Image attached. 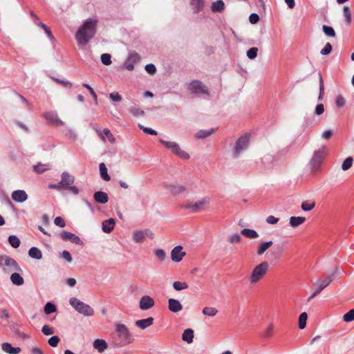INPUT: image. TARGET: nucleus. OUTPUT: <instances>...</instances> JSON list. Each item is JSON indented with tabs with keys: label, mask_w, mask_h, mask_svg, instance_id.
<instances>
[{
	"label": "nucleus",
	"mask_w": 354,
	"mask_h": 354,
	"mask_svg": "<svg viewBox=\"0 0 354 354\" xmlns=\"http://www.w3.org/2000/svg\"><path fill=\"white\" fill-rule=\"evenodd\" d=\"M110 339V344L115 348L126 346L134 341V337L127 326L120 323L115 324L114 331L111 334Z\"/></svg>",
	"instance_id": "nucleus-1"
},
{
	"label": "nucleus",
	"mask_w": 354,
	"mask_h": 354,
	"mask_svg": "<svg viewBox=\"0 0 354 354\" xmlns=\"http://www.w3.org/2000/svg\"><path fill=\"white\" fill-rule=\"evenodd\" d=\"M97 22L96 18H88L84 21L75 34V39L79 45H86L95 36Z\"/></svg>",
	"instance_id": "nucleus-2"
},
{
	"label": "nucleus",
	"mask_w": 354,
	"mask_h": 354,
	"mask_svg": "<svg viewBox=\"0 0 354 354\" xmlns=\"http://www.w3.org/2000/svg\"><path fill=\"white\" fill-rule=\"evenodd\" d=\"M269 269V264L267 261H263L257 265L250 275L249 276L248 281L250 284H256L259 283L266 276Z\"/></svg>",
	"instance_id": "nucleus-3"
},
{
	"label": "nucleus",
	"mask_w": 354,
	"mask_h": 354,
	"mask_svg": "<svg viewBox=\"0 0 354 354\" xmlns=\"http://www.w3.org/2000/svg\"><path fill=\"white\" fill-rule=\"evenodd\" d=\"M159 142L180 159L186 160L190 158L189 154L181 149L180 145L177 142L166 141L163 139H159Z\"/></svg>",
	"instance_id": "nucleus-4"
},
{
	"label": "nucleus",
	"mask_w": 354,
	"mask_h": 354,
	"mask_svg": "<svg viewBox=\"0 0 354 354\" xmlns=\"http://www.w3.org/2000/svg\"><path fill=\"white\" fill-rule=\"evenodd\" d=\"M69 304L76 311L84 316L90 317L94 315V310L93 308L81 301L76 297H71L69 300Z\"/></svg>",
	"instance_id": "nucleus-5"
},
{
	"label": "nucleus",
	"mask_w": 354,
	"mask_h": 354,
	"mask_svg": "<svg viewBox=\"0 0 354 354\" xmlns=\"http://www.w3.org/2000/svg\"><path fill=\"white\" fill-rule=\"evenodd\" d=\"M326 153V148L322 147L316 151L310 161V167L312 172L315 173L319 171Z\"/></svg>",
	"instance_id": "nucleus-6"
},
{
	"label": "nucleus",
	"mask_w": 354,
	"mask_h": 354,
	"mask_svg": "<svg viewBox=\"0 0 354 354\" xmlns=\"http://www.w3.org/2000/svg\"><path fill=\"white\" fill-rule=\"evenodd\" d=\"M0 266L6 271H21V268L17 262L14 259L7 255L0 256Z\"/></svg>",
	"instance_id": "nucleus-7"
},
{
	"label": "nucleus",
	"mask_w": 354,
	"mask_h": 354,
	"mask_svg": "<svg viewBox=\"0 0 354 354\" xmlns=\"http://www.w3.org/2000/svg\"><path fill=\"white\" fill-rule=\"evenodd\" d=\"M334 279L333 275L328 276L323 280H317L314 284V292L308 298V301H310L312 299L318 295L325 288H326Z\"/></svg>",
	"instance_id": "nucleus-8"
},
{
	"label": "nucleus",
	"mask_w": 354,
	"mask_h": 354,
	"mask_svg": "<svg viewBox=\"0 0 354 354\" xmlns=\"http://www.w3.org/2000/svg\"><path fill=\"white\" fill-rule=\"evenodd\" d=\"M210 201V198L205 196L196 202L186 203L183 205V207L186 209H190L192 212H198L203 209L205 206L208 205Z\"/></svg>",
	"instance_id": "nucleus-9"
},
{
	"label": "nucleus",
	"mask_w": 354,
	"mask_h": 354,
	"mask_svg": "<svg viewBox=\"0 0 354 354\" xmlns=\"http://www.w3.org/2000/svg\"><path fill=\"white\" fill-rule=\"evenodd\" d=\"M249 144V136L244 135L241 136L236 142L235 147L233 149L234 158H238L240 153L245 150Z\"/></svg>",
	"instance_id": "nucleus-10"
},
{
	"label": "nucleus",
	"mask_w": 354,
	"mask_h": 354,
	"mask_svg": "<svg viewBox=\"0 0 354 354\" xmlns=\"http://www.w3.org/2000/svg\"><path fill=\"white\" fill-rule=\"evenodd\" d=\"M187 89L194 94L209 95L207 87L199 80L192 81L187 86Z\"/></svg>",
	"instance_id": "nucleus-11"
},
{
	"label": "nucleus",
	"mask_w": 354,
	"mask_h": 354,
	"mask_svg": "<svg viewBox=\"0 0 354 354\" xmlns=\"http://www.w3.org/2000/svg\"><path fill=\"white\" fill-rule=\"evenodd\" d=\"M140 60V56L137 53H131L123 64V67L129 71L134 69V64Z\"/></svg>",
	"instance_id": "nucleus-12"
},
{
	"label": "nucleus",
	"mask_w": 354,
	"mask_h": 354,
	"mask_svg": "<svg viewBox=\"0 0 354 354\" xmlns=\"http://www.w3.org/2000/svg\"><path fill=\"white\" fill-rule=\"evenodd\" d=\"M60 236H61L62 239L64 241H70L71 243H75L76 245H83V242L80 239V238L73 233L66 232V231H63L61 233Z\"/></svg>",
	"instance_id": "nucleus-13"
},
{
	"label": "nucleus",
	"mask_w": 354,
	"mask_h": 354,
	"mask_svg": "<svg viewBox=\"0 0 354 354\" xmlns=\"http://www.w3.org/2000/svg\"><path fill=\"white\" fill-rule=\"evenodd\" d=\"M183 249L181 245H177L171 250V258L173 261L176 263L180 262L185 256L186 253L183 251Z\"/></svg>",
	"instance_id": "nucleus-14"
},
{
	"label": "nucleus",
	"mask_w": 354,
	"mask_h": 354,
	"mask_svg": "<svg viewBox=\"0 0 354 354\" xmlns=\"http://www.w3.org/2000/svg\"><path fill=\"white\" fill-rule=\"evenodd\" d=\"M154 300L149 296L145 295L140 298L139 306L143 310H149L154 306Z\"/></svg>",
	"instance_id": "nucleus-15"
},
{
	"label": "nucleus",
	"mask_w": 354,
	"mask_h": 354,
	"mask_svg": "<svg viewBox=\"0 0 354 354\" xmlns=\"http://www.w3.org/2000/svg\"><path fill=\"white\" fill-rule=\"evenodd\" d=\"M44 117L48 121H49L50 122H51L53 124H54L55 126L64 125V122L59 118L58 115L55 112H53V111L46 112L44 114Z\"/></svg>",
	"instance_id": "nucleus-16"
},
{
	"label": "nucleus",
	"mask_w": 354,
	"mask_h": 354,
	"mask_svg": "<svg viewBox=\"0 0 354 354\" xmlns=\"http://www.w3.org/2000/svg\"><path fill=\"white\" fill-rule=\"evenodd\" d=\"M96 132L97 133V134L99 135V136L101 138V139L103 141H106V138L110 142H111V143L115 142V139L109 129L106 128V129H104L102 131L97 129Z\"/></svg>",
	"instance_id": "nucleus-17"
},
{
	"label": "nucleus",
	"mask_w": 354,
	"mask_h": 354,
	"mask_svg": "<svg viewBox=\"0 0 354 354\" xmlns=\"http://www.w3.org/2000/svg\"><path fill=\"white\" fill-rule=\"evenodd\" d=\"M168 308L172 313H178L183 310V305L176 299H169Z\"/></svg>",
	"instance_id": "nucleus-18"
},
{
	"label": "nucleus",
	"mask_w": 354,
	"mask_h": 354,
	"mask_svg": "<svg viewBox=\"0 0 354 354\" xmlns=\"http://www.w3.org/2000/svg\"><path fill=\"white\" fill-rule=\"evenodd\" d=\"M61 177L62 179L59 182V185H62V186H70L75 182V177L67 171H64Z\"/></svg>",
	"instance_id": "nucleus-19"
},
{
	"label": "nucleus",
	"mask_w": 354,
	"mask_h": 354,
	"mask_svg": "<svg viewBox=\"0 0 354 354\" xmlns=\"http://www.w3.org/2000/svg\"><path fill=\"white\" fill-rule=\"evenodd\" d=\"M12 198L18 203H23L28 198V195L24 190H16L12 193Z\"/></svg>",
	"instance_id": "nucleus-20"
},
{
	"label": "nucleus",
	"mask_w": 354,
	"mask_h": 354,
	"mask_svg": "<svg viewBox=\"0 0 354 354\" xmlns=\"http://www.w3.org/2000/svg\"><path fill=\"white\" fill-rule=\"evenodd\" d=\"M93 198L95 201L100 204H105L109 201L108 194L102 191H97L94 193Z\"/></svg>",
	"instance_id": "nucleus-21"
},
{
	"label": "nucleus",
	"mask_w": 354,
	"mask_h": 354,
	"mask_svg": "<svg viewBox=\"0 0 354 354\" xmlns=\"http://www.w3.org/2000/svg\"><path fill=\"white\" fill-rule=\"evenodd\" d=\"M115 225V221L114 218H109L105 220L102 223V229L105 233H110L113 231Z\"/></svg>",
	"instance_id": "nucleus-22"
},
{
	"label": "nucleus",
	"mask_w": 354,
	"mask_h": 354,
	"mask_svg": "<svg viewBox=\"0 0 354 354\" xmlns=\"http://www.w3.org/2000/svg\"><path fill=\"white\" fill-rule=\"evenodd\" d=\"M93 348L99 353H102L107 348L108 344L106 342L102 339H97L93 342Z\"/></svg>",
	"instance_id": "nucleus-23"
},
{
	"label": "nucleus",
	"mask_w": 354,
	"mask_h": 354,
	"mask_svg": "<svg viewBox=\"0 0 354 354\" xmlns=\"http://www.w3.org/2000/svg\"><path fill=\"white\" fill-rule=\"evenodd\" d=\"M189 3L194 14H197L203 10L204 0H189Z\"/></svg>",
	"instance_id": "nucleus-24"
},
{
	"label": "nucleus",
	"mask_w": 354,
	"mask_h": 354,
	"mask_svg": "<svg viewBox=\"0 0 354 354\" xmlns=\"http://www.w3.org/2000/svg\"><path fill=\"white\" fill-rule=\"evenodd\" d=\"M2 350L9 354H19L21 352L19 347H13L10 343L4 342L1 344Z\"/></svg>",
	"instance_id": "nucleus-25"
},
{
	"label": "nucleus",
	"mask_w": 354,
	"mask_h": 354,
	"mask_svg": "<svg viewBox=\"0 0 354 354\" xmlns=\"http://www.w3.org/2000/svg\"><path fill=\"white\" fill-rule=\"evenodd\" d=\"M273 244L272 241L261 243L257 248V254L259 256H262L267 250H268Z\"/></svg>",
	"instance_id": "nucleus-26"
},
{
	"label": "nucleus",
	"mask_w": 354,
	"mask_h": 354,
	"mask_svg": "<svg viewBox=\"0 0 354 354\" xmlns=\"http://www.w3.org/2000/svg\"><path fill=\"white\" fill-rule=\"evenodd\" d=\"M153 323V318L150 317L147 319H140L136 322V326L141 329H145L151 326Z\"/></svg>",
	"instance_id": "nucleus-27"
},
{
	"label": "nucleus",
	"mask_w": 354,
	"mask_h": 354,
	"mask_svg": "<svg viewBox=\"0 0 354 354\" xmlns=\"http://www.w3.org/2000/svg\"><path fill=\"white\" fill-rule=\"evenodd\" d=\"M166 187L173 194H178L186 190V188L183 185H167Z\"/></svg>",
	"instance_id": "nucleus-28"
},
{
	"label": "nucleus",
	"mask_w": 354,
	"mask_h": 354,
	"mask_svg": "<svg viewBox=\"0 0 354 354\" xmlns=\"http://www.w3.org/2000/svg\"><path fill=\"white\" fill-rule=\"evenodd\" d=\"M225 9V3L223 0H217L212 3L211 10L213 12H221Z\"/></svg>",
	"instance_id": "nucleus-29"
},
{
	"label": "nucleus",
	"mask_w": 354,
	"mask_h": 354,
	"mask_svg": "<svg viewBox=\"0 0 354 354\" xmlns=\"http://www.w3.org/2000/svg\"><path fill=\"white\" fill-rule=\"evenodd\" d=\"M194 330L191 328L185 329L182 335V339L188 344L193 342Z\"/></svg>",
	"instance_id": "nucleus-30"
},
{
	"label": "nucleus",
	"mask_w": 354,
	"mask_h": 354,
	"mask_svg": "<svg viewBox=\"0 0 354 354\" xmlns=\"http://www.w3.org/2000/svg\"><path fill=\"white\" fill-rule=\"evenodd\" d=\"M306 221L305 217L302 216H291L290 218V225L292 227H297L303 224Z\"/></svg>",
	"instance_id": "nucleus-31"
},
{
	"label": "nucleus",
	"mask_w": 354,
	"mask_h": 354,
	"mask_svg": "<svg viewBox=\"0 0 354 354\" xmlns=\"http://www.w3.org/2000/svg\"><path fill=\"white\" fill-rule=\"evenodd\" d=\"M214 131H215V129L214 128H212L209 129L199 130L196 133V137L198 139H204V138H207L209 136H211Z\"/></svg>",
	"instance_id": "nucleus-32"
},
{
	"label": "nucleus",
	"mask_w": 354,
	"mask_h": 354,
	"mask_svg": "<svg viewBox=\"0 0 354 354\" xmlns=\"http://www.w3.org/2000/svg\"><path fill=\"white\" fill-rule=\"evenodd\" d=\"M28 255L35 259H41L42 258V253L41 250L36 248V247H32L28 250Z\"/></svg>",
	"instance_id": "nucleus-33"
},
{
	"label": "nucleus",
	"mask_w": 354,
	"mask_h": 354,
	"mask_svg": "<svg viewBox=\"0 0 354 354\" xmlns=\"http://www.w3.org/2000/svg\"><path fill=\"white\" fill-rule=\"evenodd\" d=\"M99 169L101 178L105 181H109L111 180V177L108 174L107 168L104 162H101L100 164Z\"/></svg>",
	"instance_id": "nucleus-34"
},
{
	"label": "nucleus",
	"mask_w": 354,
	"mask_h": 354,
	"mask_svg": "<svg viewBox=\"0 0 354 354\" xmlns=\"http://www.w3.org/2000/svg\"><path fill=\"white\" fill-rule=\"evenodd\" d=\"M10 280L16 286H21L24 283V278L17 272H14L11 274Z\"/></svg>",
	"instance_id": "nucleus-35"
},
{
	"label": "nucleus",
	"mask_w": 354,
	"mask_h": 354,
	"mask_svg": "<svg viewBox=\"0 0 354 354\" xmlns=\"http://www.w3.org/2000/svg\"><path fill=\"white\" fill-rule=\"evenodd\" d=\"M241 233L242 235L249 239H257V237H259L258 233L254 230L252 229H243L241 231Z\"/></svg>",
	"instance_id": "nucleus-36"
},
{
	"label": "nucleus",
	"mask_w": 354,
	"mask_h": 354,
	"mask_svg": "<svg viewBox=\"0 0 354 354\" xmlns=\"http://www.w3.org/2000/svg\"><path fill=\"white\" fill-rule=\"evenodd\" d=\"M145 239V234L142 230H138L133 234V240L137 243H142Z\"/></svg>",
	"instance_id": "nucleus-37"
},
{
	"label": "nucleus",
	"mask_w": 354,
	"mask_h": 354,
	"mask_svg": "<svg viewBox=\"0 0 354 354\" xmlns=\"http://www.w3.org/2000/svg\"><path fill=\"white\" fill-rule=\"evenodd\" d=\"M202 313L207 317H214L218 313V310L214 307H205L202 310Z\"/></svg>",
	"instance_id": "nucleus-38"
},
{
	"label": "nucleus",
	"mask_w": 354,
	"mask_h": 354,
	"mask_svg": "<svg viewBox=\"0 0 354 354\" xmlns=\"http://www.w3.org/2000/svg\"><path fill=\"white\" fill-rule=\"evenodd\" d=\"M188 287H189V286H188L187 283L185 282V281H176L173 283V288H174V290H176L177 291L186 290L188 288Z\"/></svg>",
	"instance_id": "nucleus-39"
},
{
	"label": "nucleus",
	"mask_w": 354,
	"mask_h": 354,
	"mask_svg": "<svg viewBox=\"0 0 354 354\" xmlns=\"http://www.w3.org/2000/svg\"><path fill=\"white\" fill-rule=\"evenodd\" d=\"M8 241L10 245L14 248H19L21 243L19 239L15 235L9 236Z\"/></svg>",
	"instance_id": "nucleus-40"
},
{
	"label": "nucleus",
	"mask_w": 354,
	"mask_h": 354,
	"mask_svg": "<svg viewBox=\"0 0 354 354\" xmlns=\"http://www.w3.org/2000/svg\"><path fill=\"white\" fill-rule=\"evenodd\" d=\"M315 206V203L310 201H303L301 205V209L305 212L312 210Z\"/></svg>",
	"instance_id": "nucleus-41"
},
{
	"label": "nucleus",
	"mask_w": 354,
	"mask_h": 354,
	"mask_svg": "<svg viewBox=\"0 0 354 354\" xmlns=\"http://www.w3.org/2000/svg\"><path fill=\"white\" fill-rule=\"evenodd\" d=\"M50 169V166L48 164L39 163L38 165L34 166V170L39 174H41L46 171L49 170Z\"/></svg>",
	"instance_id": "nucleus-42"
},
{
	"label": "nucleus",
	"mask_w": 354,
	"mask_h": 354,
	"mask_svg": "<svg viewBox=\"0 0 354 354\" xmlns=\"http://www.w3.org/2000/svg\"><path fill=\"white\" fill-rule=\"evenodd\" d=\"M353 163V158L352 157L346 158L342 164V169L343 171H347L349 169Z\"/></svg>",
	"instance_id": "nucleus-43"
},
{
	"label": "nucleus",
	"mask_w": 354,
	"mask_h": 354,
	"mask_svg": "<svg viewBox=\"0 0 354 354\" xmlns=\"http://www.w3.org/2000/svg\"><path fill=\"white\" fill-rule=\"evenodd\" d=\"M57 311L55 305L51 302H48L44 306V313L46 315H50Z\"/></svg>",
	"instance_id": "nucleus-44"
},
{
	"label": "nucleus",
	"mask_w": 354,
	"mask_h": 354,
	"mask_svg": "<svg viewBox=\"0 0 354 354\" xmlns=\"http://www.w3.org/2000/svg\"><path fill=\"white\" fill-rule=\"evenodd\" d=\"M308 318L307 313L304 312L302 313L299 317V327L301 329H304L306 325V320Z\"/></svg>",
	"instance_id": "nucleus-45"
},
{
	"label": "nucleus",
	"mask_w": 354,
	"mask_h": 354,
	"mask_svg": "<svg viewBox=\"0 0 354 354\" xmlns=\"http://www.w3.org/2000/svg\"><path fill=\"white\" fill-rule=\"evenodd\" d=\"M343 14L345 18L346 23L348 26L351 24V12L348 7L344 6L343 8Z\"/></svg>",
	"instance_id": "nucleus-46"
},
{
	"label": "nucleus",
	"mask_w": 354,
	"mask_h": 354,
	"mask_svg": "<svg viewBox=\"0 0 354 354\" xmlns=\"http://www.w3.org/2000/svg\"><path fill=\"white\" fill-rule=\"evenodd\" d=\"M319 96H318V100L321 101L323 100L324 85V80H323L322 76L320 73L319 74Z\"/></svg>",
	"instance_id": "nucleus-47"
},
{
	"label": "nucleus",
	"mask_w": 354,
	"mask_h": 354,
	"mask_svg": "<svg viewBox=\"0 0 354 354\" xmlns=\"http://www.w3.org/2000/svg\"><path fill=\"white\" fill-rule=\"evenodd\" d=\"M322 29L326 35L334 37L335 36V32L331 26L324 25Z\"/></svg>",
	"instance_id": "nucleus-48"
},
{
	"label": "nucleus",
	"mask_w": 354,
	"mask_h": 354,
	"mask_svg": "<svg viewBox=\"0 0 354 354\" xmlns=\"http://www.w3.org/2000/svg\"><path fill=\"white\" fill-rule=\"evenodd\" d=\"M343 320L345 322H351L354 320V308L344 315Z\"/></svg>",
	"instance_id": "nucleus-49"
},
{
	"label": "nucleus",
	"mask_w": 354,
	"mask_h": 354,
	"mask_svg": "<svg viewBox=\"0 0 354 354\" xmlns=\"http://www.w3.org/2000/svg\"><path fill=\"white\" fill-rule=\"evenodd\" d=\"M258 48L257 47H252L247 51V57L250 59H254L257 56Z\"/></svg>",
	"instance_id": "nucleus-50"
},
{
	"label": "nucleus",
	"mask_w": 354,
	"mask_h": 354,
	"mask_svg": "<svg viewBox=\"0 0 354 354\" xmlns=\"http://www.w3.org/2000/svg\"><path fill=\"white\" fill-rule=\"evenodd\" d=\"M101 62L103 64L109 66L111 64V56L109 53H104L101 55Z\"/></svg>",
	"instance_id": "nucleus-51"
},
{
	"label": "nucleus",
	"mask_w": 354,
	"mask_h": 354,
	"mask_svg": "<svg viewBox=\"0 0 354 354\" xmlns=\"http://www.w3.org/2000/svg\"><path fill=\"white\" fill-rule=\"evenodd\" d=\"M53 80L55 82L62 85L63 86H64L66 88H71L73 86V84L71 82H69V81L62 80H60V79H58V78H55V77H53Z\"/></svg>",
	"instance_id": "nucleus-52"
},
{
	"label": "nucleus",
	"mask_w": 354,
	"mask_h": 354,
	"mask_svg": "<svg viewBox=\"0 0 354 354\" xmlns=\"http://www.w3.org/2000/svg\"><path fill=\"white\" fill-rule=\"evenodd\" d=\"M156 257L161 261H164L166 257V253L162 249H156L154 250Z\"/></svg>",
	"instance_id": "nucleus-53"
},
{
	"label": "nucleus",
	"mask_w": 354,
	"mask_h": 354,
	"mask_svg": "<svg viewBox=\"0 0 354 354\" xmlns=\"http://www.w3.org/2000/svg\"><path fill=\"white\" fill-rule=\"evenodd\" d=\"M129 111L134 116H142L144 115V111L137 106H132L130 108Z\"/></svg>",
	"instance_id": "nucleus-54"
},
{
	"label": "nucleus",
	"mask_w": 354,
	"mask_h": 354,
	"mask_svg": "<svg viewBox=\"0 0 354 354\" xmlns=\"http://www.w3.org/2000/svg\"><path fill=\"white\" fill-rule=\"evenodd\" d=\"M59 341V337L57 335H54L48 339V342L52 347H56Z\"/></svg>",
	"instance_id": "nucleus-55"
},
{
	"label": "nucleus",
	"mask_w": 354,
	"mask_h": 354,
	"mask_svg": "<svg viewBox=\"0 0 354 354\" xmlns=\"http://www.w3.org/2000/svg\"><path fill=\"white\" fill-rule=\"evenodd\" d=\"M41 332L45 335H53L54 333V330L52 327H50V326L48 325H44L43 326L42 328H41Z\"/></svg>",
	"instance_id": "nucleus-56"
},
{
	"label": "nucleus",
	"mask_w": 354,
	"mask_h": 354,
	"mask_svg": "<svg viewBox=\"0 0 354 354\" xmlns=\"http://www.w3.org/2000/svg\"><path fill=\"white\" fill-rule=\"evenodd\" d=\"M241 238L239 234H233L230 235L228 238V240L231 243H239L241 241Z\"/></svg>",
	"instance_id": "nucleus-57"
},
{
	"label": "nucleus",
	"mask_w": 354,
	"mask_h": 354,
	"mask_svg": "<svg viewBox=\"0 0 354 354\" xmlns=\"http://www.w3.org/2000/svg\"><path fill=\"white\" fill-rule=\"evenodd\" d=\"M138 127L140 129H142L145 133H148V134H150V135H153V136H156L157 135V132L151 129V128H149V127H145L144 126H142V124H138Z\"/></svg>",
	"instance_id": "nucleus-58"
},
{
	"label": "nucleus",
	"mask_w": 354,
	"mask_h": 354,
	"mask_svg": "<svg viewBox=\"0 0 354 354\" xmlns=\"http://www.w3.org/2000/svg\"><path fill=\"white\" fill-rule=\"evenodd\" d=\"M145 71L150 75H153L156 72V68L153 64H148L145 67Z\"/></svg>",
	"instance_id": "nucleus-59"
},
{
	"label": "nucleus",
	"mask_w": 354,
	"mask_h": 354,
	"mask_svg": "<svg viewBox=\"0 0 354 354\" xmlns=\"http://www.w3.org/2000/svg\"><path fill=\"white\" fill-rule=\"evenodd\" d=\"M332 50V46L330 43H326L324 48L321 50L320 53L322 55H326L329 54Z\"/></svg>",
	"instance_id": "nucleus-60"
},
{
	"label": "nucleus",
	"mask_w": 354,
	"mask_h": 354,
	"mask_svg": "<svg viewBox=\"0 0 354 354\" xmlns=\"http://www.w3.org/2000/svg\"><path fill=\"white\" fill-rule=\"evenodd\" d=\"M109 97L113 102H119L122 100V96L117 92L110 93Z\"/></svg>",
	"instance_id": "nucleus-61"
},
{
	"label": "nucleus",
	"mask_w": 354,
	"mask_h": 354,
	"mask_svg": "<svg viewBox=\"0 0 354 354\" xmlns=\"http://www.w3.org/2000/svg\"><path fill=\"white\" fill-rule=\"evenodd\" d=\"M336 105L339 108H342L345 105V100L342 95H338L336 97Z\"/></svg>",
	"instance_id": "nucleus-62"
},
{
	"label": "nucleus",
	"mask_w": 354,
	"mask_h": 354,
	"mask_svg": "<svg viewBox=\"0 0 354 354\" xmlns=\"http://www.w3.org/2000/svg\"><path fill=\"white\" fill-rule=\"evenodd\" d=\"M61 257L68 263H71L72 261L71 254L67 250H64L61 254Z\"/></svg>",
	"instance_id": "nucleus-63"
},
{
	"label": "nucleus",
	"mask_w": 354,
	"mask_h": 354,
	"mask_svg": "<svg viewBox=\"0 0 354 354\" xmlns=\"http://www.w3.org/2000/svg\"><path fill=\"white\" fill-rule=\"evenodd\" d=\"M54 223L60 227H64L66 225L65 223V221H64V219L60 217V216H57L55 219H54Z\"/></svg>",
	"instance_id": "nucleus-64"
}]
</instances>
